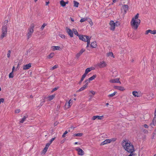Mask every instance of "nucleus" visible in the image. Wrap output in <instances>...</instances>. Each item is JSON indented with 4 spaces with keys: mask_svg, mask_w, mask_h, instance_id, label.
Wrapping results in <instances>:
<instances>
[{
    "mask_svg": "<svg viewBox=\"0 0 156 156\" xmlns=\"http://www.w3.org/2000/svg\"><path fill=\"white\" fill-rule=\"evenodd\" d=\"M121 144L126 151L128 153H131L134 151V148L133 144L128 139L123 140Z\"/></svg>",
    "mask_w": 156,
    "mask_h": 156,
    "instance_id": "f257e3e1",
    "label": "nucleus"
},
{
    "mask_svg": "<svg viewBox=\"0 0 156 156\" xmlns=\"http://www.w3.org/2000/svg\"><path fill=\"white\" fill-rule=\"evenodd\" d=\"M140 22V19H137L136 21L132 20L131 22V25L133 29L134 30L137 29Z\"/></svg>",
    "mask_w": 156,
    "mask_h": 156,
    "instance_id": "f03ea898",
    "label": "nucleus"
},
{
    "mask_svg": "<svg viewBox=\"0 0 156 156\" xmlns=\"http://www.w3.org/2000/svg\"><path fill=\"white\" fill-rule=\"evenodd\" d=\"M8 27L6 25L3 26L2 28V32L0 36V38L2 39L5 37L7 34Z\"/></svg>",
    "mask_w": 156,
    "mask_h": 156,
    "instance_id": "7ed1b4c3",
    "label": "nucleus"
},
{
    "mask_svg": "<svg viewBox=\"0 0 156 156\" xmlns=\"http://www.w3.org/2000/svg\"><path fill=\"white\" fill-rule=\"evenodd\" d=\"M34 27V25L33 24L31 25L29 28L28 29V33L27 34V36L28 39L31 37L34 32L33 29Z\"/></svg>",
    "mask_w": 156,
    "mask_h": 156,
    "instance_id": "20e7f679",
    "label": "nucleus"
},
{
    "mask_svg": "<svg viewBox=\"0 0 156 156\" xmlns=\"http://www.w3.org/2000/svg\"><path fill=\"white\" fill-rule=\"evenodd\" d=\"M97 66L100 68H102L107 67V64L104 61L100 62L97 64Z\"/></svg>",
    "mask_w": 156,
    "mask_h": 156,
    "instance_id": "39448f33",
    "label": "nucleus"
},
{
    "mask_svg": "<svg viewBox=\"0 0 156 156\" xmlns=\"http://www.w3.org/2000/svg\"><path fill=\"white\" fill-rule=\"evenodd\" d=\"M84 82L85 83V84L82 87L80 88L79 90H77L76 91V92L77 93L82 91L87 87L88 84V82H87V80H85Z\"/></svg>",
    "mask_w": 156,
    "mask_h": 156,
    "instance_id": "423d86ee",
    "label": "nucleus"
},
{
    "mask_svg": "<svg viewBox=\"0 0 156 156\" xmlns=\"http://www.w3.org/2000/svg\"><path fill=\"white\" fill-rule=\"evenodd\" d=\"M79 37L80 40L84 41H86L88 39L90 38L88 36L83 35H79Z\"/></svg>",
    "mask_w": 156,
    "mask_h": 156,
    "instance_id": "0eeeda50",
    "label": "nucleus"
},
{
    "mask_svg": "<svg viewBox=\"0 0 156 156\" xmlns=\"http://www.w3.org/2000/svg\"><path fill=\"white\" fill-rule=\"evenodd\" d=\"M115 140L113 138L112 139H106L104 141L102 142L101 144V145H103L105 144H107L108 143H109L111 142L112 141H115Z\"/></svg>",
    "mask_w": 156,
    "mask_h": 156,
    "instance_id": "6e6552de",
    "label": "nucleus"
},
{
    "mask_svg": "<svg viewBox=\"0 0 156 156\" xmlns=\"http://www.w3.org/2000/svg\"><path fill=\"white\" fill-rule=\"evenodd\" d=\"M128 6L127 5L124 4L122 5V7L121 9L122 11H124L123 14H125L127 11L128 10Z\"/></svg>",
    "mask_w": 156,
    "mask_h": 156,
    "instance_id": "1a4fd4ad",
    "label": "nucleus"
},
{
    "mask_svg": "<svg viewBox=\"0 0 156 156\" xmlns=\"http://www.w3.org/2000/svg\"><path fill=\"white\" fill-rule=\"evenodd\" d=\"M76 150L77 151L78 154L80 156H83L84 154V151L81 148L79 147L76 148Z\"/></svg>",
    "mask_w": 156,
    "mask_h": 156,
    "instance_id": "9d476101",
    "label": "nucleus"
},
{
    "mask_svg": "<svg viewBox=\"0 0 156 156\" xmlns=\"http://www.w3.org/2000/svg\"><path fill=\"white\" fill-rule=\"evenodd\" d=\"M109 25L110 26V30L112 31H114L115 27L114 21H110L109 23Z\"/></svg>",
    "mask_w": 156,
    "mask_h": 156,
    "instance_id": "9b49d317",
    "label": "nucleus"
},
{
    "mask_svg": "<svg viewBox=\"0 0 156 156\" xmlns=\"http://www.w3.org/2000/svg\"><path fill=\"white\" fill-rule=\"evenodd\" d=\"M149 33L151 34H156V30H151L149 29L146 31L145 34V35H148Z\"/></svg>",
    "mask_w": 156,
    "mask_h": 156,
    "instance_id": "f8f14e48",
    "label": "nucleus"
},
{
    "mask_svg": "<svg viewBox=\"0 0 156 156\" xmlns=\"http://www.w3.org/2000/svg\"><path fill=\"white\" fill-rule=\"evenodd\" d=\"M66 30L67 33L70 36V37H73V35L72 30L68 28H66Z\"/></svg>",
    "mask_w": 156,
    "mask_h": 156,
    "instance_id": "ddd939ff",
    "label": "nucleus"
},
{
    "mask_svg": "<svg viewBox=\"0 0 156 156\" xmlns=\"http://www.w3.org/2000/svg\"><path fill=\"white\" fill-rule=\"evenodd\" d=\"M85 51V49H84L82 48L81 49L79 52L76 54V57L77 58H78Z\"/></svg>",
    "mask_w": 156,
    "mask_h": 156,
    "instance_id": "4468645a",
    "label": "nucleus"
},
{
    "mask_svg": "<svg viewBox=\"0 0 156 156\" xmlns=\"http://www.w3.org/2000/svg\"><path fill=\"white\" fill-rule=\"evenodd\" d=\"M110 82L111 83H121L119 81V78H117L115 79L111 80Z\"/></svg>",
    "mask_w": 156,
    "mask_h": 156,
    "instance_id": "2eb2a0df",
    "label": "nucleus"
},
{
    "mask_svg": "<svg viewBox=\"0 0 156 156\" xmlns=\"http://www.w3.org/2000/svg\"><path fill=\"white\" fill-rule=\"evenodd\" d=\"M31 66V64L30 63L28 64L23 65V70H27L29 69Z\"/></svg>",
    "mask_w": 156,
    "mask_h": 156,
    "instance_id": "dca6fc26",
    "label": "nucleus"
},
{
    "mask_svg": "<svg viewBox=\"0 0 156 156\" xmlns=\"http://www.w3.org/2000/svg\"><path fill=\"white\" fill-rule=\"evenodd\" d=\"M71 100H70L68 102L65 103V108L66 109L69 108L71 106L72 104L70 102Z\"/></svg>",
    "mask_w": 156,
    "mask_h": 156,
    "instance_id": "f3484780",
    "label": "nucleus"
},
{
    "mask_svg": "<svg viewBox=\"0 0 156 156\" xmlns=\"http://www.w3.org/2000/svg\"><path fill=\"white\" fill-rule=\"evenodd\" d=\"M156 123V118L155 117H154L152 122L150 124V126H151L152 127H153V126H155Z\"/></svg>",
    "mask_w": 156,
    "mask_h": 156,
    "instance_id": "a211bd4d",
    "label": "nucleus"
},
{
    "mask_svg": "<svg viewBox=\"0 0 156 156\" xmlns=\"http://www.w3.org/2000/svg\"><path fill=\"white\" fill-rule=\"evenodd\" d=\"M51 48L53 51L61 50V48L59 46H52Z\"/></svg>",
    "mask_w": 156,
    "mask_h": 156,
    "instance_id": "6ab92c4d",
    "label": "nucleus"
},
{
    "mask_svg": "<svg viewBox=\"0 0 156 156\" xmlns=\"http://www.w3.org/2000/svg\"><path fill=\"white\" fill-rule=\"evenodd\" d=\"M114 88L115 89L122 91H124L125 90L124 87L122 86H115L114 87Z\"/></svg>",
    "mask_w": 156,
    "mask_h": 156,
    "instance_id": "aec40b11",
    "label": "nucleus"
},
{
    "mask_svg": "<svg viewBox=\"0 0 156 156\" xmlns=\"http://www.w3.org/2000/svg\"><path fill=\"white\" fill-rule=\"evenodd\" d=\"M96 77V75H94L93 76L90 77L88 79L86 80H87V82H90V81L92 80H94Z\"/></svg>",
    "mask_w": 156,
    "mask_h": 156,
    "instance_id": "412c9836",
    "label": "nucleus"
},
{
    "mask_svg": "<svg viewBox=\"0 0 156 156\" xmlns=\"http://www.w3.org/2000/svg\"><path fill=\"white\" fill-rule=\"evenodd\" d=\"M90 46L92 48H95L97 46L96 42L94 41L91 43L90 44Z\"/></svg>",
    "mask_w": 156,
    "mask_h": 156,
    "instance_id": "4be33fe9",
    "label": "nucleus"
},
{
    "mask_svg": "<svg viewBox=\"0 0 156 156\" xmlns=\"http://www.w3.org/2000/svg\"><path fill=\"white\" fill-rule=\"evenodd\" d=\"M54 55V54L53 52L51 53L47 56V58L48 59H50L52 58Z\"/></svg>",
    "mask_w": 156,
    "mask_h": 156,
    "instance_id": "5701e85b",
    "label": "nucleus"
},
{
    "mask_svg": "<svg viewBox=\"0 0 156 156\" xmlns=\"http://www.w3.org/2000/svg\"><path fill=\"white\" fill-rule=\"evenodd\" d=\"M129 2V0H122L121 3L124 4H128Z\"/></svg>",
    "mask_w": 156,
    "mask_h": 156,
    "instance_id": "b1692460",
    "label": "nucleus"
},
{
    "mask_svg": "<svg viewBox=\"0 0 156 156\" xmlns=\"http://www.w3.org/2000/svg\"><path fill=\"white\" fill-rule=\"evenodd\" d=\"M55 95H51L50 96L48 97V100L49 101H51L53 99H54L55 98Z\"/></svg>",
    "mask_w": 156,
    "mask_h": 156,
    "instance_id": "393cba45",
    "label": "nucleus"
},
{
    "mask_svg": "<svg viewBox=\"0 0 156 156\" xmlns=\"http://www.w3.org/2000/svg\"><path fill=\"white\" fill-rule=\"evenodd\" d=\"M27 116H24L22 119L20 121V123H23L24 121L27 118Z\"/></svg>",
    "mask_w": 156,
    "mask_h": 156,
    "instance_id": "a878e982",
    "label": "nucleus"
},
{
    "mask_svg": "<svg viewBox=\"0 0 156 156\" xmlns=\"http://www.w3.org/2000/svg\"><path fill=\"white\" fill-rule=\"evenodd\" d=\"M133 94V96H134L135 97H139V96L138 95V93L135 91H134L132 92Z\"/></svg>",
    "mask_w": 156,
    "mask_h": 156,
    "instance_id": "bb28decb",
    "label": "nucleus"
},
{
    "mask_svg": "<svg viewBox=\"0 0 156 156\" xmlns=\"http://www.w3.org/2000/svg\"><path fill=\"white\" fill-rule=\"evenodd\" d=\"M73 2L74 4V6L76 7H78L79 4V3L78 2L75 1H74Z\"/></svg>",
    "mask_w": 156,
    "mask_h": 156,
    "instance_id": "cd10ccee",
    "label": "nucleus"
},
{
    "mask_svg": "<svg viewBox=\"0 0 156 156\" xmlns=\"http://www.w3.org/2000/svg\"><path fill=\"white\" fill-rule=\"evenodd\" d=\"M154 95L153 93L149 94L148 98V100H151L153 98V96Z\"/></svg>",
    "mask_w": 156,
    "mask_h": 156,
    "instance_id": "c85d7f7f",
    "label": "nucleus"
},
{
    "mask_svg": "<svg viewBox=\"0 0 156 156\" xmlns=\"http://www.w3.org/2000/svg\"><path fill=\"white\" fill-rule=\"evenodd\" d=\"M139 14L137 13L136 15L133 17V18L132 20H134L136 21L137 19H138V18L139 17Z\"/></svg>",
    "mask_w": 156,
    "mask_h": 156,
    "instance_id": "c756f323",
    "label": "nucleus"
},
{
    "mask_svg": "<svg viewBox=\"0 0 156 156\" xmlns=\"http://www.w3.org/2000/svg\"><path fill=\"white\" fill-rule=\"evenodd\" d=\"M117 92H114L113 93L110 94L108 95V97L109 98H111L114 96H115Z\"/></svg>",
    "mask_w": 156,
    "mask_h": 156,
    "instance_id": "7c9ffc66",
    "label": "nucleus"
},
{
    "mask_svg": "<svg viewBox=\"0 0 156 156\" xmlns=\"http://www.w3.org/2000/svg\"><path fill=\"white\" fill-rule=\"evenodd\" d=\"M60 4L63 7H64L66 6L65 2L63 0L61 1L60 2Z\"/></svg>",
    "mask_w": 156,
    "mask_h": 156,
    "instance_id": "2f4dec72",
    "label": "nucleus"
},
{
    "mask_svg": "<svg viewBox=\"0 0 156 156\" xmlns=\"http://www.w3.org/2000/svg\"><path fill=\"white\" fill-rule=\"evenodd\" d=\"M91 70V68H87L85 71V73L87 74Z\"/></svg>",
    "mask_w": 156,
    "mask_h": 156,
    "instance_id": "473e14b6",
    "label": "nucleus"
},
{
    "mask_svg": "<svg viewBox=\"0 0 156 156\" xmlns=\"http://www.w3.org/2000/svg\"><path fill=\"white\" fill-rule=\"evenodd\" d=\"M91 37H90L89 39H88L87 40V41H86L87 42V47L88 48L89 47V45L90 44V40Z\"/></svg>",
    "mask_w": 156,
    "mask_h": 156,
    "instance_id": "72a5a7b5",
    "label": "nucleus"
},
{
    "mask_svg": "<svg viewBox=\"0 0 156 156\" xmlns=\"http://www.w3.org/2000/svg\"><path fill=\"white\" fill-rule=\"evenodd\" d=\"M83 135L82 133H78L77 134H74L73 136H81Z\"/></svg>",
    "mask_w": 156,
    "mask_h": 156,
    "instance_id": "f704fd0d",
    "label": "nucleus"
},
{
    "mask_svg": "<svg viewBox=\"0 0 156 156\" xmlns=\"http://www.w3.org/2000/svg\"><path fill=\"white\" fill-rule=\"evenodd\" d=\"M9 78H12L14 77V74L13 73V72H11L9 74Z\"/></svg>",
    "mask_w": 156,
    "mask_h": 156,
    "instance_id": "c9c22d12",
    "label": "nucleus"
},
{
    "mask_svg": "<svg viewBox=\"0 0 156 156\" xmlns=\"http://www.w3.org/2000/svg\"><path fill=\"white\" fill-rule=\"evenodd\" d=\"M113 54L112 52H109L107 54V56L108 57L113 56Z\"/></svg>",
    "mask_w": 156,
    "mask_h": 156,
    "instance_id": "e433bc0d",
    "label": "nucleus"
},
{
    "mask_svg": "<svg viewBox=\"0 0 156 156\" xmlns=\"http://www.w3.org/2000/svg\"><path fill=\"white\" fill-rule=\"evenodd\" d=\"M47 150L44 148L43 150V151H42V152L41 153V154H45L46 153V151H47Z\"/></svg>",
    "mask_w": 156,
    "mask_h": 156,
    "instance_id": "4c0bfd02",
    "label": "nucleus"
},
{
    "mask_svg": "<svg viewBox=\"0 0 156 156\" xmlns=\"http://www.w3.org/2000/svg\"><path fill=\"white\" fill-rule=\"evenodd\" d=\"M87 20V19L86 18H82L81 19L80 21V22H81V23H82V22H84V21H86V20Z\"/></svg>",
    "mask_w": 156,
    "mask_h": 156,
    "instance_id": "58836bf2",
    "label": "nucleus"
},
{
    "mask_svg": "<svg viewBox=\"0 0 156 156\" xmlns=\"http://www.w3.org/2000/svg\"><path fill=\"white\" fill-rule=\"evenodd\" d=\"M50 143H48L46 144L45 145V147L44 148L45 149H46L47 150H48L49 146H50Z\"/></svg>",
    "mask_w": 156,
    "mask_h": 156,
    "instance_id": "ea45409f",
    "label": "nucleus"
},
{
    "mask_svg": "<svg viewBox=\"0 0 156 156\" xmlns=\"http://www.w3.org/2000/svg\"><path fill=\"white\" fill-rule=\"evenodd\" d=\"M103 115L101 116L97 115V119H98L101 120L103 119Z\"/></svg>",
    "mask_w": 156,
    "mask_h": 156,
    "instance_id": "a19ab883",
    "label": "nucleus"
},
{
    "mask_svg": "<svg viewBox=\"0 0 156 156\" xmlns=\"http://www.w3.org/2000/svg\"><path fill=\"white\" fill-rule=\"evenodd\" d=\"M68 133V131L67 130L65 132L63 133V134L62 135V137L63 138L65 137H66V135Z\"/></svg>",
    "mask_w": 156,
    "mask_h": 156,
    "instance_id": "79ce46f5",
    "label": "nucleus"
},
{
    "mask_svg": "<svg viewBox=\"0 0 156 156\" xmlns=\"http://www.w3.org/2000/svg\"><path fill=\"white\" fill-rule=\"evenodd\" d=\"M47 25V24L46 23H44L43 25L41 27V29L42 30H43V29H44V27L46 26Z\"/></svg>",
    "mask_w": 156,
    "mask_h": 156,
    "instance_id": "37998d69",
    "label": "nucleus"
},
{
    "mask_svg": "<svg viewBox=\"0 0 156 156\" xmlns=\"http://www.w3.org/2000/svg\"><path fill=\"white\" fill-rule=\"evenodd\" d=\"M58 66L55 65L51 68V70H53L57 68L58 67Z\"/></svg>",
    "mask_w": 156,
    "mask_h": 156,
    "instance_id": "c03bdc74",
    "label": "nucleus"
},
{
    "mask_svg": "<svg viewBox=\"0 0 156 156\" xmlns=\"http://www.w3.org/2000/svg\"><path fill=\"white\" fill-rule=\"evenodd\" d=\"M59 35L60 37L62 38L65 39V36L64 34H59Z\"/></svg>",
    "mask_w": 156,
    "mask_h": 156,
    "instance_id": "a18cd8bd",
    "label": "nucleus"
},
{
    "mask_svg": "<svg viewBox=\"0 0 156 156\" xmlns=\"http://www.w3.org/2000/svg\"><path fill=\"white\" fill-rule=\"evenodd\" d=\"M87 75V74H85L84 73V74L82 75V78H81V79H82L83 80H84V79L85 78L86 76Z\"/></svg>",
    "mask_w": 156,
    "mask_h": 156,
    "instance_id": "49530a36",
    "label": "nucleus"
},
{
    "mask_svg": "<svg viewBox=\"0 0 156 156\" xmlns=\"http://www.w3.org/2000/svg\"><path fill=\"white\" fill-rule=\"evenodd\" d=\"M88 22L89 24H90L91 26L93 25V23L91 20H90L89 21H88Z\"/></svg>",
    "mask_w": 156,
    "mask_h": 156,
    "instance_id": "de8ad7c7",
    "label": "nucleus"
},
{
    "mask_svg": "<svg viewBox=\"0 0 156 156\" xmlns=\"http://www.w3.org/2000/svg\"><path fill=\"white\" fill-rule=\"evenodd\" d=\"M10 54H11V51H8V53H7V57L8 58H9L10 56Z\"/></svg>",
    "mask_w": 156,
    "mask_h": 156,
    "instance_id": "09e8293b",
    "label": "nucleus"
},
{
    "mask_svg": "<svg viewBox=\"0 0 156 156\" xmlns=\"http://www.w3.org/2000/svg\"><path fill=\"white\" fill-rule=\"evenodd\" d=\"M143 132L146 134H147L148 133V131L145 129H143Z\"/></svg>",
    "mask_w": 156,
    "mask_h": 156,
    "instance_id": "8fccbe9b",
    "label": "nucleus"
},
{
    "mask_svg": "<svg viewBox=\"0 0 156 156\" xmlns=\"http://www.w3.org/2000/svg\"><path fill=\"white\" fill-rule=\"evenodd\" d=\"M115 26L116 27H117L119 25L120 23L119 22H116V23H115Z\"/></svg>",
    "mask_w": 156,
    "mask_h": 156,
    "instance_id": "3c124183",
    "label": "nucleus"
},
{
    "mask_svg": "<svg viewBox=\"0 0 156 156\" xmlns=\"http://www.w3.org/2000/svg\"><path fill=\"white\" fill-rule=\"evenodd\" d=\"M4 98H1L0 99V104H1V103H3L4 102Z\"/></svg>",
    "mask_w": 156,
    "mask_h": 156,
    "instance_id": "603ef678",
    "label": "nucleus"
},
{
    "mask_svg": "<svg viewBox=\"0 0 156 156\" xmlns=\"http://www.w3.org/2000/svg\"><path fill=\"white\" fill-rule=\"evenodd\" d=\"M20 111V109H17L15 110V113H19Z\"/></svg>",
    "mask_w": 156,
    "mask_h": 156,
    "instance_id": "864d4df0",
    "label": "nucleus"
},
{
    "mask_svg": "<svg viewBox=\"0 0 156 156\" xmlns=\"http://www.w3.org/2000/svg\"><path fill=\"white\" fill-rule=\"evenodd\" d=\"M90 92L93 94V95H94L95 94V92L93 90H91L90 91Z\"/></svg>",
    "mask_w": 156,
    "mask_h": 156,
    "instance_id": "5fc2aeb1",
    "label": "nucleus"
},
{
    "mask_svg": "<svg viewBox=\"0 0 156 156\" xmlns=\"http://www.w3.org/2000/svg\"><path fill=\"white\" fill-rule=\"evenodd\" d=\"M60 108V105H57L56 108V111H58L59 110Z\"/></svg>",
    "mask_w": 156,
    "mask_h": 156,
    "instance_id": "6e6d98bb",
    "label": "nucleus"
},
{
    "mask_svg": "<svg viewBox=\"0 0 156 156\" xmlns=\"http://www.w3.org/2000/svg\"><path fill=\"white\" fill-rule=\"evenodd\" d=\"M113 74H114V75H112V76H117V71H115L113 73Z\"/></svg>",
    "mask_w": 156,
    "mask_h": 156,
    "instance_id": "4d7b16f0",
    "label": "nucleus"
},
{
    "mask_svg": "<svg viewBox=\"0 0 156 156\" xmlns=\"http://www.w3.org/2000/svg\"><path fill=\"white\" fill-rule=\"evenodd\" d=\"M97 119V116H93L92 118V119L93 120H95Z\"/></svg>",
    "mask_w": 156,
    "mask_h": 156,
    "instance_id": "13d9d810",
    "label": "nucleus"
},
{
    "mask_svg": "<svg viewBox=\"0 0 156 156\" xmlns=\"http://www.w3.org/2000/svg\"><path fill=\"white\" fill-rule=\"evenodd\" d=\"M55 139V137L52 138L51 139V140L50 141V142L49 143H50V144L52 142L54 141Z\"/></svg>",
    "mask_w": 156,
    "mask_h": 156,
    "instance_id": "bf43d9fd",
    "label": "nucleus"
},
{
    "mask_svg": "<svg viewBox=\"0 0 156 156\" xmlns=\"http://www.w3.org/2000/svg\"><path fill=\"white\" fill-rule=\"evenodd\" d=\"M74 34L75 35H76L77 36H79L78 34V32H77V31L76 30H75V31H74Z\"/></svg>",
    "mask_w": 156,
    "mask_h": 156,
    "instance_id": "052dcab7",
    "label": "nucleus"
},
{
    "mask_svg": "<svg viewBox=\"0 0 156 156\" xmlns=\"http://www.w3.org/2000/svg\"><path fill=\"white\" fill-rule=\"evenodd\" d=\"M57 89H58V88L55 87V88H53V89H52V91H51V92H53L54 91H55V90H57Z\"/></svg>",
    "mask_w": 156,
    "mask_h": 156,
    "instance_id": "680f3d73",
    "label": "nucleus"
},
{
    "mask_svg": "<svg viewBox=\"0 0 156 156\" xmlns=\"http://www.w3.org/2000/svg\"><path fill=\"white\" fill-rule=\"evenodd\" d=\"M44 102H45V99H44H44H43L42 102H41V106H42V105H43V104L44 103Z\"/></svg>",
    "mask_w": 156,
    "mask_h": 156,
    "instance_id": "e2e57ef3",
    "label": "nucleus"
},
{
    "mask_svg": "<svg viewBox=\"0 0 156 156\" xmlns=\"http://www.w3.org/2000/svg\"><path fill=\"white\" fill-rule=\"evenodd\" d=\"M133 152H132L131 153H130V154L128 156H133L135 154L133 153Z\"/></svg>",
    "mask_w": 156,
    "mask_h": 156,
    "instance_id": "0e129e2a",
    "label": "nucleus"
},
{
    "mask_svg": "<svg viewBox=\"0 0 156 156\" xmlns=\"http://www.w3.org/2000/svg\"><path fill=\"white\" fill-rule=\"evenodd\" d=\"M83 80H82V79H81L80 81L79 82V84L80 85L81 84L82 81Z\"/></svg>",
    "mask_w": 156,
    "mask_h": 156,
    "instance_id": "69168bd1",
    "label": "nucleus"
},
{
    "mask_svg": "<svg viewBox=\"0 0 156 156\" xmlns=\"http://www.w3.org/2000/svg\"><path fill=\"white\" fill-rule=\"evenodd\" d=\"M144 127L145 128H148V125H147V124H144Z\"/></svg>",
    "mask_w": 156,
    "mask_h": 156,
    "instance_id": "338daca9",
    "label": "nucleus"
},
{
    "mask_svg": "<svg viewBox=\"0 0 156 156\" xmlns=\"http://www.w3.org/2000/svg\"><path fill=\"white\" fill-rule=\"evenodd\" d=\"M154 114V117H155V118H156V109H155V111Z\"/></svg>",
    "mask_w": 156,
    "mask_h": 156,
    "instance_id": "774afa93",
    "label": "nucleus"
}]
</instances>
